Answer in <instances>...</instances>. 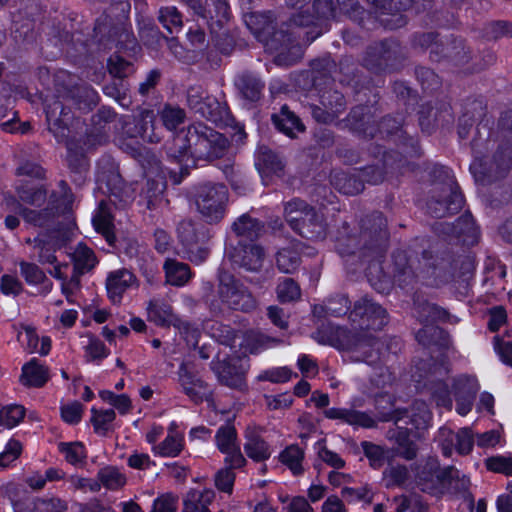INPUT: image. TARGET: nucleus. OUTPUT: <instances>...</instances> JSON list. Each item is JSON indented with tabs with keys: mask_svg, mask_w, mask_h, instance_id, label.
Returning <instances> with one entry per match:
<instances>
[{
	"mask_svg": "<svg viewBox=\"0 0 512 512\" xmlns=\"http://www.w3.org/2000/svg\"><path fill=\"white\" fill-rule=\"evenodd\" d=\"M284 217L290 227L309 240H322L326 236L323 216L304 200L295 198L284 204Z\"/></svg>",
	"mask_w": 512,
	"mask_h": 512,
	"instance_id": "423d86ee",
	"label": "nucleus"
},
{
	"mask_svg": "<svg viewBox=\"0 0 512 512\" xmlns=\"http://www.w3.org/2000/svg\"><path fill=\"white\" fill-rule=\"evenodd\" d=\"M412 45L420 50L431 49L430 57L433 61H440L441 49L444 43L436 41V34L433 32L417 33L413 36Z\"/></svg>",
	"mask_w": 512,
	"mask_h": 512,
	"instance_id": "8fccbe9b",
	"label": "nucleus"
},
{
	"mask_svg": "<svg viewBox=\"0 0 512 512\" xmlns=\"http://www.w3.org/2000/svg\"><path fill=\"white\" fill-rule=\"evenodd\" d=\"M16 210L27 224L35 227H45L54 219L56 212L54 207H47L41 210H33L25 207L20 201L16 202Z\"/></svg>",
	"mask_w": 512,
	"mask_h": 512,
	"instance_id": "37998d69",
	"label": "nucleus"
},
{
	"mask_svg": "<svg viewBox=\"0 0 512 512\" xmlns=\"http://www.w3.org/2000/svg\"><path fill=\"white\" fill-rule=\"evenodd\" d=\"M264 258V249L254 243L239 244L230 254L233 264L252 272L258 271L262 267Z\"/></svg>",
	"mask_w": 512,
	"mask_h": 512,
	"instance_id": "4be33fe9",
	"label": "nucleus"
},
{
	"mask_svg": "<svg viewBox=\"0 0 512 512\" xmlns=\"http://www.w3.org/2000/svg\"><path fill=\"white\" fill-rule=\"evenodd\" d=\"M431 420V412L428 405L422 400H415L409 409L398 411L395 422L411 424L413 428L425 429Z\"/></svg>",
	"mask_w": 512,
	"mask_h": 512,
	"instance_id": "a878e982",
	"label": "nucleus"
},
{
	"mask_svg": "<svg viewBox=\"0 0 512 512\" xmlns=\"http://www.w3.org/2000/svg\"><path fill=\"white\" fill-rule=\"evenodd\" d=\"M97 478L100 486L103 485L109 490H117L123 487L126 483L125 476L118 468L113 466H107L100 469Z\"/></svg>",
	"mask_w": 512,
	"mask_h": 512,
	"instance_id": "864d4df0",
	"label": "nucleus"
},
{
	"mask_svg": "<svg viewBox=\"0 0 512 512\" xmlns=\"http://www.w3.org/2000/svg\"><path fill=\"white\" fill-rule=\"evenodd\" d=\"M217 279L218 299L210 302V310L214 314L222 313L224 308L242 312L256 308L257 302L252 293L233 274L220 269Z\"/></svg>",
	"mask_w": 512,
	"mask_h": 512,
	"instance_id": "39448f33",
	"label": "nucleus"
},
{
	"mask_svg": "<svg viewBox=\"0 0 512 512\" xmlns=\"http://www.w3.org/2000/svg\"><path fill=\"white\" fill-rule=\"evenodd\" d=\"M19 200L31 206H41L46 202L47 190L39 187H19L17 189Z\"/></svg>",
	"mask_w": 512,
	"mask_h": 512,
	"instance_id": "13d9d810",
	"label": "nucleus"
},
{
	"mask_svg": "<svg viewBox=\"0 0 512 512\" xmlns=\"http://www.w3.org/2000/svg\"><path fill=\"white\" fill-rule=\"evenodd\" d=\"M263 428L249 425L244 432V451L255 462H265L272 455L270 444L263 437Z\"/></svg>",
	"mask_w": 512,
	"mask_h": 512,
	"instance_id": "aec40b11",
	"label": "nucleus"
},
{
	"mask_svg": "<svg viewBox=\"0 0 512 512\" xmlns=\"http://www.w3.org/2000/svg\"><path fill=\"white\" fill-rule=\"evenodd\" d=\"M48 380V371L37 359H32L22 368L20 382L27 387H42Z\"/></svg>",
	"mask_w": 512,
	"mask_h": 512,
	"instance_id": "a19ab883",
	"label": "nucleus"
},
{
	"mask_svg": "<svg viewBox=\"0 0 512 512\" xmlns=\"http://www.w3.org/2000/svg\"><path fill=\"white\" fill-rule=\"evenodd\" d=\"M440 61L445 60L466 73H473L482 70L486 65L495 62V55L488 54L485 64L476 61V56L470 46L463 39L452 38L444 43L441 49Z\"/></svg>",
	"mask_w": 512,
	"mask_h": 512,
	"instance_id": "9d476101",
	"label": "nucleus"
},
{
	"mask_svg": "<svg viewBox=\"0 0 512 512\" xmlns=\"http://www.w3.org/2000/svg\"><path fill=\"white\" fill-rule=\"evenodd\" d=\"M255 165L258 171L265 176H279L284 168L282 160L266 146L258 148Z\"/></svg>",
	"mask_w": 512,
	"mask_h": 512,
	"instance_id": "f704fd0d",
	"label": "nucleus"
},
{
	"mask_svg": "<svg viewBox=\"0 0 512 512\" xmlns=\"http://www.w3.org/2000/svg\"><path fill=\"white\" fill-rule=\"evenodd\" d=\"M512 166V146L508 143L500 146L489 163L474 160L470 166L477 181L484 184L506 177Z\"/></svg>",
	"mask_w": 512,
	"mask_h": 512,
	"instance_id": "f8f14e48",
	"label": "nucleus"
},
{
	"mask_svg": "<svg viewBox=\"0 0 512 512\" xmlns=\"http://www.w3.org/2000/svg\"><path fill=\"white\" fill-rule=\"evenodd\" d=\"M387 222L381 212L365 216L359 233H354L347 222L337 231L335 247L340 256H358L368 262L382 258L388 247Z\"/></svg>",
	"mask_w": 512,
	"mask_h": 512,
	"instance_id": "f03ea898",
	"label": "nucleus"
},
{
	"mask_svg": "<svg viewBox=\"0 0 512 512\" xmlns=\"http://www.w3.org/2000/svg\"><path fill=\"white\" fill-rule=\"evenodd\" d=\"M232 230L239 237L255 240L264 233V224L249 214H243L234 221Z\"/></svg>",
	"mask_w": 512,
	"mask_h": 512,
	"instance_id": "79ce46f5",
	"label": "nucleus"
},
{
	"mask_svg": "<svg viewBox=\"0 0 512 512\" xmlns=\"http://www.w3.org/2000/svg\"><path fill=\"white\" fill-rule=\"evenodd\" d=\"M68 139L69 137L66 140H60V142H65L68 147V165L71 169V172L74 173L76 176L74 178V181L81 183L84 181V174L88 170V163L85 156L82 153L73 152L71 150ZM57 140L59 141L58 138Z\"/></svg>",
	"mask_w": 512,
	"mask_h": 512,
	"instance_id": "5fc2aeb1",
	"label": "nucleus"
},
{
	"mask_svg": "<svg viewBox=\"0 0 512 512\" xmlns=\"http://www.w3.org/2000/svg\"><path fill=\"white\" fill-rule=\"evenodd\" d=\"M178 237L185 247L186 258L192 263L200 264L204 262L209 249L203 245L206 237L204 232H199L196 224L192 220H183L179 223Z\"/></svg>",
	"mask_w": 512,
	"mask_h": 512,
	"instance_id": "4468645a",
	"label": "nucleus"
},
{
	"mask_svg": "<svg viewBox=\"0 0 512 512\" xmlns=\"http://www.w3.org/2000/svg\"><path fill=\"white\" fill-rule=\"evenodd\" d=\"M109 202L115 206H125L133 200V192L119 174L112 173L106 181Z\"/></svg>",
	"mask_w": 512,
	"mask_h": 512,
	"instance_id": "2f4dec72",
	"label": "nucleus"
},
{
	"mask_svg": "<svg viewBox=\"0 0 512 512\" xmlns=\"http://www.w3.org/2000/svg\"><path fill=\"white\" fill-rule=\"evenodd\" d=\"M207 22L215 20L217 26L221 27L229 19V5L226 0H206L205 14L201 16Z\"/></svg>",
	"mask_w": 512,
	"mask_h": 512,
	"instance_id": "09e8293b",
	"label": "nucleus"
},
{
	"mask_svg": "<svg viewBox=\"0 0 512 512\" xmlns=\"http://www.w3.org/2000/svg\"><path fill=\"white\" fill-rule=\"evenodd\" d=\"M115 417L116 414L113 409L99 411L93 408L91 421L95 431L104 435L109 430V426L114 421Z\"/></svg>",
	"mask_w": 512,
	"mask_h": 512,
	"instance_id": "69168bd1",
	"label": "nucleus"
},
{
	"mask_svg": "<svg viewBox=\"0 0 512 512\" xmlns=\"http://www.w3.org/2000/svg\"><path fill=\"white\" fill-rule=\"evenodd\" d=\"M277 298L281 303H289L300 299L301 289L292 278H283L276 288Z\"/></svg>",
	"mask_w": 512,
	"mask_h": 512,
	"instance_id": "6e6d98bb",
	"label": "nucleus"
},
{
	"mask_svg": "<svg viewBox=\"0 0 512 512\" xmlns=\"http://www.w3.org/2000/svg\"><path fill=\"white\" fill-rule=\"evenodd\" d=\"M234 84L243 99L257 102L261 98L264 83L254 74L243 72L235 78Z\"/></svg>",
	"mask_w": 512,
	"mask_h": 512,
	"instance_id": "c756f323",
	"label": "nucleus"
},
{
	"mask_svg": "<svg viewBox=\"0 0 512 512\" xmlns=\"http://www.w3.org/2000/svg\"><path fill=\"white\" fill-rule=\"evenodd\" d=\"M324 413L329 419H340L350 425H358L364 428H372L376 426L375 420L365 412L351 409L330 408Z\"/></svg>",
	"mask_w": 512,
	"mask_h": 512,
	"instance_id": "72a5a7b5",
	"label": "nucleus"
},
{
	"mask_svg": "<svg viewBox=\"0 0 512 512\" xmlns=\"http://www.w3.org/2000/svg\"><path fill=\"white\" fill-rule=\"evenodd\" d=\"M337 65L330 57L316 59L311 63L312 81L315 87L326 84L336 71Z\"/></svg>",
	"mask_w": 512,
	"mask_h": 512,
	"instance_id": "de8ad7c7",
	"label": "nucleus"
},
{
	"mask_svg": "<svg viewBox=\"0 0 512 512\" xmlns=\"http://www.w3.org/2000/svg\"><path fill=\"white\" fill-rule=\"evenodd\" d=\"M92 221L96 231L101 233L109 244H113L115 241L114 224L111 208L108 203L103 200L99 203Z\"/></svg>",
	"mask_w": 512,
	"mask_h": 512,
	"instance_id": "58836bf2",
	"label": "nucleus"
},
{
	"mask_svg": "<svg viewBox=\"0 0 512 512\" xmlns=\"http://www.w3.org/2000/svg\"><path fill=\"white\" fill-rule=\"evenodd\" d=\"M276 264L281 272L291 274L295 272L300 265L299 254L297 251L290 248L281 249L277 253Z\"/></svg>",
	"mask_w": 512,
	"mask_h": 512,
	"instance_id": "4d7b16f0",
	"label": "nucleus"
},
{
	"mask_svg": "<svg viewBox=\"0 0 512 512\" xmlns=\"http://www.w3.org/2000/svg\"><path fill=\"white\" fill-rule=\"evenodd\" d=\"M230 146V141L225 135L202 122H197L175 134L168 156L178 164H181L186 156H190L195 164L212 163L224 158Z\"/></svg>",
	"mask_w": 512,
	"mask_h": 512,
	"instance_id": "7ed1b4c3",
	"label": "nucleus"
},
{
	"mask_svg": "<svg viewBox=\"0 0 512 512\" xmlns=\"http://www.w3.org/2000/svg\"><path fill=\"white\" fill-rule=\"evenodd\" d=\"M426 467L430 472H435L436 477L442 483H448L451 489L457 493H466L470 487V480L464 474L453 466H448L445 469L438 470V462L435 459H430Z\"/></svg>",
	"mask_w": 512,
	"mask_h": 512,
	"instance_id": "b1692460",
	"label": "nucleus"
},
{
	"mask_svg": "<svg viewBox=\"0 0 512 512\" xmlns=\"http://www.w3.org/2000/svg\"><path fill=\"white\" fill-rule=\"evenodd\" d=\"M218 449L226 454L225 463L232 468H240L245 465L246 459L242 455L237 444V432L233 425L221 426L215 435Z\"/></svg>",
	"mask_w": 512,
	"mask_h": 512,
	"instance_id": "dca6fc26",
	"label": "nucleus"
},
{
	"mask_svg": "<svg viewBox=\"0 0 512 512\" xmlns=\"http://www.w3.org/2000/svg\"><path fill=\"white\" fill-rule=\"evenodd\" d=\"M147 313L148 320L158 326L173 325L183 333H189L191 330V325L174 315L172 307L164 301L158 299L151 300L147 307Z\"/></svg>",
	"mask_w": 512,
	"mask_h": 512,
	"instance_id": "412c9836",
	"label": "nucleus"
},
{
	"mask_svg": "<svg viewBox=\"0 0 512 512\" xmlns=\"http://www.w3.org/2000/svg\"><path fill=\"white\" fill-rule=\"evenodd\" d=\"M187 105L195 114L214 123L222 121L228 115L227 106L200 86L187 90Z\"/></svg>",
	"mask_w": 512,
	"mask_h": 512,
	"instance_id": "ddd939ff",
	"label": "nucleus"
},
{
	"mask_svg": "<svg viewBox=\"0 0 512 512\" xmlns=\"http://www.w3.org/2000/svg\"><path fill=\"white\" fill-rule=\"evenodd\" d=\"M214 498L215 492L211 489L190 490L184 498L182 512H210L208 506Z\"/></svg>",
	"mask_w": 512,
	"mask_h": 512,
	"instance_id": "4c0bfd02",
	"label": "nucleus"
},
{
	"mask_svg": "<svg viewBox=\"0 0 512 512\" xmlns=\"http://www.w3.org/2000/svg\"><path fill=\"white\" fill-rule=\"evenodd\" d=\"M393 277L401 287H407L414 283L418 274L406 252L397 251L393 254Z\"/></svg>",
	"mask_w": 512,
	"mask_h": 512,
	"instance_id": "7c9ffc66",
	"label": "nucleus"
},
{
	"mask_svg": "<svg viewBox=\"0 0 512 512\" xmlns=\"http://www.w3.org/2000/svg\"><path fill=\"white\" fill-rule=\"evenodd\" d=\"M414 312L422 323H433L435 321H449L451 316L445 309L427 301H414Z\"/></svg>",
	"mask_w": 512,
	"mask_h": 512,
	"instance_id": "c03bdc74",
	"label": "nucleus"
},
{
	"mask_svg": "<svg viewBox=\"0 0 512 512\" xmlns=\"http://www.w3.org/2000/svg\"><path fill=\"white\" fill-rule=\"evenodd\" d=\"M272 121L279 131L291 138L295 137V132H303L305 129L300 119L287 105H283L279 113L272 115Z\"/></svg>",
	"mask_w": 512,
	"mask_h": 512,
	"instance_id": "e433bc0d",
	"label": "nucleus"
},
{
	"mask_svg": "<svg viewBox=\"0 0 512 512\" xmlns=\"http://www.w3.org/2000/svg\"><path fill=\"white\" fill-rule=\"evenodd\" d=\"M362 448L365 456L369 459L370 465L374 469L381 468L386 460H389L392 456H390V451L384 450L379 445L373 444L371 442H362Z\"/></svg>",
	"mask_w": 512,
	"mask_h": 512,
	"instance_id": "bf43d9fd",
	"label": "nucleus"
},
{
	"mask_svg": "<svg viewBox=\"0 0 512 512\" xmlns=\"http://www.w3.org/2000/svg\"><path fill=\"white\" fill-rule=\"evenodd\" d=\"M135 280L134 274L124 268L110 272L106 279V289L112 302H120L125 291L135 283Z\"/></svg>",
	"mask_w": 512,
	"mask_h": 512,
	"instance_id": "cd10ccee",
	"label": "nucleus"
},
{
	"mask_svg": "<svg viewBox=\"0 0 512 512\" xmlns=\"http://www.w3.org/2000/svg\"><path fill=\"white\" fill-rule=\"evenodd\" d=\"M434 229L441 234L464 237L463 241L474 244L477 241V228L471 214L465 213L453 223H436Z\"/></svg>",
	"mask_w": 512,
	"mask_h": 512,
	"instance_id": "5701e85b",
	"label": "nucleus"
},
{
	"mask_svg": "<svg viewBox=\"0 0 512 512\" xmlns=\"http://www.w3.org/2000/svg\"><path fill=\"white\" fill-rule=\"evenodd\" d=\"M153 114L143 111L138 116H129L123 119V134L129 138H141L146 142L158 143L161 137L154 132Z\"/></svg>",
	"mask_w": 512,
	"mask_h": 512,
	"instance_id": "f3484780",
	"label": "nucleus"
},
{
	"mask_svg": "<svg viewBox=\"0 0 512 512\" xmlns=\"http://www.w3.org/2000/svg\"><path fill=\"white\" fill-rule=\"evenodd\" d=\"M178 376L183 392L194 403L209 401L212 398V390L208 383L190 371L185 363L180 365Z\"/></svg>",
	"mask_w": 512,
	"mask_h": 512,
	"instance_id": "6ab92c4d",
	"label": "nucleus"
},
{
	"mask_svg": "<svg viewBox=\"0 0 512 512\" xmlns=\"http://www.w3.org/2000/svg\"><path fill=\"white\" fill-rule=\"evenodd\" d=\"M194 202L202 218L217 224L225 216L229 202L228 188L222 183L204 182L194 188Z\"/></svg>",
	"mask_w": 512,
	"mask_h": 512,
	"instance_id": "0eeeda50",
	"label": "nucleus"
},
{
	"mask_svg": "<svg viewBox=\"0 0 512 512\" xmlns=\"http://www.w3.org/2000/svg\"><path fill=\"white\" fill-rule=\"evenodd\" d=\"M98 101V93L88 85H77L57 95L45 106L49 130L59 140H66L70 136L69 125L73 118L70 104L73 103L79 110L90 111Z\"/></svg>",
	"mask_w": 512,
	"mask_h": 512,
	"instance_id": "20e7f679",
	"label": "nucleus"
},
{
	"mask_svg": "<svg viewBox=\"0 0 512 512\" xmlns=\"http://www.w3.org/2000/svg\"><path fill=\"white\" fill-rule=\"evenodd\" d=\"M349 320L353 330L337 327L332 335V345L352 351L355 361L376 364L380 359L381 343L368 331L381 330L388 323L386 309L371 298L363 296L355 301Z\"/></svg>",
	"mask_w": 512,
	"mask_h": 512,
	"instance_id": "f257e3e1",
	"label": "nucleus"
},
{
	"mask_svg": "<svg viewBox=\"0 0 512 512\" xmlns=\"http://www.w3.org/2000/svg\"><path fill=\"white\" fill-rule=\"evenodd\" d=\"M303 459L304 451L298 445L286 447L279 455L280 462L286 465L294 475L303 473Z\"/></svg>",
	"mask_w": 512,
	"mask_h": 512,
	"instance_id": "3c124183",
	"label": "nucleus"
},
{
	"mask_svg": "<svg viewBox=\"0 0 512 512\" xmlns=\"http://www.w3.org/2000/svg\"><path fill=\"white\" fill-rule=\"evenodd\" d=\"M25 416V408L21 405H8L0 410V425L7 428L17 426Z\"/></svg>",
	"mask_w": 512,
	"mask_h": 512,
	"instance_id": "e2e57ef3",
	"label": "nucleus"
},
{
	"mask_svg": "<svg viewBox=\"0 0 512 512\" xmlns=\"http://www.w3.org/2000/svg\"><path fill=\"white\" fill-rule=\"evenodd\" d=\"M406 59L404 47L395 39L370 45L363 58L364 66L375 73L397 69Z\"/></svg>",
	"mask_w": 512,
	"mask_h": 512,
	"instance_id": "1a4fd4ad",
	"label": "nucleus"
},
{
	"mask_svg": "<svg viewBox=\"0 0 512 512\" xmlns=\"http://www.w3.org/2000/svg\"><path fill=\"white\" fill-rule=\"evenodd\" d=\"M20 274L28 285H41L40 293L48 294L52 290V282L45 272L35 263L21 261L19 263Z\"/></svg>",
	"mask_w": 512,
	"mask_h": 512,
	"instance_id": "c9c22d12",
	"label": "nucleus"
},
{
	"mask_svg": "<svg viewBox=\"0 0 512 512\" xmlns=\"http://www.w3.org/2000/svg\"><path fill=\"white\" fill-rule=\"evenodd\" d=\"M479 389L480 386L475 377L462 375L454 379L453 394L458 414L465 416L472 410Z\"/></svg>",
	"mask_w": 512,
	"mask_h": 512,
	"instance_id": "a211bd4d",
	"label": "nucleus"
},
{
	"mask_svg": "<svg viewBox=\"0 0 512 512\" xmlns=\"http://www.w3.org/2000/svg\"><path fill=\"white\" fill-rule=\"evenodd\" d=\"M108 70L109 73L119 80L128 77L134 72L133 64L126 61L119 55H112L108 59Z\"/></svg>",
	"mask_w": 512,
	"mask_h": 512,
	"instance_id": "0e129e2a",
	"label": "nucleus"
},
{
	"mask_svg": "<svg viewBox=\"0 0 512 512\" xmlns=\"http://www.w3.org/2000/svg\"><path fill=\"white\" fill-rule=\"evenodd\" d=\"M74 262L73 270L85 274L91 271L96 263V256L91 248L84 243H79L72 253Z\"/></svg>",
	"mask_w": 512,
	"mask_h": 512,
	"instance_id": "49530a36",
	"label": "nucleus"
},
{
	"mask_svg": "<svg viewBox=\"0 0 512 512\" xmlns=\"http://www.w3.org/2000/svg\"><path fill=\"white\" fill-rule=\"evenodd\" d=\"M67 505L59 498H37L32 503L30 512H63Z\"/></svg>",
	"mask_w": 512,
	"mask_h": 512,
	"instance_id": "774afa93",
	"label": "nucleus"
},
{
	"mask_svg": "<svg viewBox=\"0 0 512 512\" xmlns=\"http://www.w3.org/2000/svg\"><path fill=\"white\" fill-rule=\"evenodd\" d=\"M214 371L221 384L238 390L246 388V370L236 363L220 362L216 365Z\"/></svg>",
	"mask_w": 512,
	"mask_h": 512,
	"instance_id": "393cba45",
	"label": "nucleus"
},
{
	"mask_svg": "<svg viewBox=\"0 0 512 512\" xmlns=\"http://www.w3.org/2000/svg\"><path fill=\"white\" fill-rule=\"evenodd\" d=\"M183 449L184 436L176 430L175 423L170 425L166 438L152 447L154 454L161 457H177Z\"/></svg>",
	"mask_w": 512,
	"mask_h": 512,
	"instance_id": "473e14b6",
	"label": "nucleus"
},
{
	"mask_svg": "<svg viewBox=\"0 0 512 512\" xmlns=\"http://www.w3.org/2000/svg\"><path fill=\"white\" fill-rule=\"evenodd\" d=\"M320 104L339 116L346 108L343 94L337 90L328 89L321 93Z\"/></svg>",
	"mask_w": 512,
	"mask_h": 512,
	"instance_id": "052dcab7",
	"label": "nucleus"
},
{
	"mask_svg": "<svg viewBox=\"0 0 512 512\" xmlns=\"http://www.w3.org/2000/svg\"><path fill=\"white\" fill-rule=\"evenodd\" d=\"M464 204V197L453 178L437 185L427 203L428 212L435 218H442L459 212Z\"/></svg>",
	"mask_w": 512,
	"mask_h": 512,
	"instance_id": "9b49d317",
	"label": "nucleus"
},
{
	"mask_svg": "<svg viewBox=\"0 0 512 512\" xmlns=\"http://www.w3.org/2000/svg\"><path fill=\"white\" fill-rule=\"evenodd\" d=\"M332 186L345 195H356L363 191L364 184L360 171H334L330 175Z\"/></svg>",
	"mask_w": 512,
	"mask_h": 512,
	"instance_id": "bb28decb",
	"label": "nucleus"
},
{
	"mask_svg": "<svg viewBox=\"0 0 512 512\" xmlns=\"http://www.w3.org/2000/svg\"><path fill=\"white\" fill-rule=\"evenodd\" d=\"M405 431H400L396 437V442L398 444L397 454L404 458L405 460H413L417 456V445L408 437L406 431L409 429L408 427L404 428Z\"/></svg>",
	"mask_w": 512,
	"mask_h": 512,
	"instance_id": "338daca9",
	"label": "nucleus"
},
{
	"mask_svg": "<svg viewBox=\"0 0 512 512\" xmlns=\"http://www.w3.org/2000/svg\"><path fill=\"white\" fill-rule=\"evenodd\" d=\"M146 157L149 162V167H144L145 176L147 177L144 193L147 198V207L152 209L156 206L158 198L165 190L166 176H169V179L174 185H178L190 174V171L187 165L181 166L178 172L171 169H163L155 155L147 152Z\"/></svg>",
	"mask_w": 512,
	"mask_h": 512,
	"instance_id": "6e6552de",
	"label": "nucleus"
},
{
	"mask_svg": "<svg viewBox=\"0 0 512 512\" xmlns=\"http://www.w3.org/2000/svg\"><path fill=\"white\" fill-rule=\"evenodd\" d=\"M279 342V339L267 336L259 331H249L244 336L242 347L251 354H257L277 345Z\"/></svg>",
	"mask_w": 512,
	"mask_h": 512,
	"instance_id": "a18cd8bd",
	"label": "nucleus"
},
{
	"mask_svg": "<svg viewBox=\"0 0 512 512\" xmlns=\"http://www.w3.org/2000/svg\"><path fill=\"white\" fill-rule=\"evenodd\" d=\"M350 128L364 137H375L377 130L375 121L368 106H357L351 110L347 118Z\"/></svg>",
	"mask_w": 512,
	"mask_h": 512,
	"instance_id": "c85d7f7f",
	"label": "nucleus"
},
{
	"mask_svg": "<svg viewBox=\"0 0 512 512\" xmlns=\"http://www.w3.org/2000/svg\"><path fill=\"white\" fill-rule=\"evenodd\" d=\"M375 11L381 15V23L388 29H397L406 24V18L401 11L412 6V0H366Z\"/></svg>",
	"mask_w": 512,
	"mask_h": 512,
	"instance_id": "2eb2a0df",
	"label": "nucleus"
},
{
	"mask_svg": "<svg viewBox=\"0 0 512 512\" xmlns=\"http://www.w3.org/2000/svg\"><path fill=\"white\" fill-rule=\"evenodd\" d=\"M163 269L166 282L177 287L184 286L192 276L190 267L187 264L171 258L165 260Z\"/></svg>",
	"mask_w": 512,
	"mask_h": 512,
	"instance_id": "ea45409f",
	"label": "nucleus"
},
{
	"mask_svg": "<svg viewBox=\"0 0 512 512\" xmlns=\"http://www.w3.org/2000/svg\"><path fill=\"white\" fill-rule=\"evenodd\" d=\"M427 386L438 406L445 407L448 410L452 409L453 402L450 391L448 385L442 379H436L430 376Z\"/></svg>",
	"mask_w": 512,
	"mask_h": 512,
	"instance_id": "603ef678",
	"label": "nucleus"
},
{
	"mask_svg": "<svg viewBox=\"0 0 512 512\" xmlns=\"http://www.w3.org/2000/svg\"><path fill=\"white\" fill-rule=\"evenodd\" d=\"M160 117L163 122V125L168 130H174L184 122L186 118V113L184 109L180 107L166 104L160 112Z\"/></svg>",
	"mask_w": 512,
	"mask_h": 512,
	"instance_id": "680f3d73",
	"label": "nucleus"
}]
</instances>
